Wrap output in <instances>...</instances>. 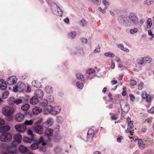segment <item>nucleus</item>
<instances>
[{
	"mask_svg": "<svg viewBox=\"0 0 154 154\" xmlns=\"http://www.w3.org/2000/svg\"><path fill=\"white\" fill-rule=\"evenodd\" d=\"M76 77L77 79L80 80L82 82L84 80V76L81 73H77L76 74Z\"/></svg>",
	"mask_w": 154,
	"mask_h": 154,
	"instance_id": "393cba45",
	"label": "nucleus"
},
{
	"mask_svg": "<svg viewBox=\"0 0 154 154\" xmlns=\"http://www.w3.org/2000/svg\"><path fill=\"white\" fill-rule=\"evenodd\" d=\"M93 2L95 4L99 5L101 3V0H92Z\"/></svg>",
	"mask_w": 154,
	"mask_h": 154,
	"instance_id": "13d9d810",
	"label": "nucleus"
},
{
	"mask_svg": "<svg viewBox=\"0 0 154 154\" xmlns=\"http://www.w3.org/2000/svg\"><path fill=\"white\" fill-rule=\"evenodd\" d=\"M3 114L6 116V119L8 121H11L13 119V114L14 112L13 107L5 106L2 109Z\"/></svg>",
	"mask_w": 154,
	"mask_h": 154,
	"instance_id": "f257e3e1",
	"label": "nucleus"
},
{
	"mask_svg": "<svg viewBox=\"0 0 154 154\" xmlns=\"http://www.w3.org/2000/svg\"><path fill=\"white\" fill-rule=\"evenodd\" d=\"M32 84L33 86L37 88H40L42 87L41 83L38 81H33L32 82Z\"/></svg>",
	"mask_w": 154,
	"mask_h": 154,
	"instance_id": "412c9836",
	"label": "nucleus"
},
{
	"mask_svg": "<svg viewBox=\"0 0 154 154\" xmlns=\"http://www.w3.org/2000/svg\"><path fill=\"white\" fill-rule=\"evenodd\" d=\"M33 123V120L31 119L29 120H26L24 122V125H30L32 124Z\"/></svg>",
	"mask_w": 154,
	"mask_h": 154,
	"instance_id": "4c0bfd02",
	"label": "nucleus"
},
{
	"mask_svg": "<svg viewBox=\"0 0 154 154\" xmlns=\"http://www.w3.org/2000/svg\"><path fill=\"white\" fill-rule=\"evenodd\" d=\"M145 99H146V102H150V100L151 99V95L149 94H148L146 96V97Z\"/></svg>",
	"mask_w": 154,
	"mask_h": 154,
	"instance_id": "5fc2aeb1",
	"label": "nucleus"
},
{
	"mask_svg": "<svg viewBox=\"0 0 154 154\" xmlns=\"http://www.w3.org/2000/svg\"><path fill=\"white\" fill-rule=\"evenodd\" d=\"M87 138L86 141L91 142L92 139L94 136V131L93 129H90L88 130L87 133Z\"/></svg>",
	"mask_w": 154,
	"mask_h": 154,
	"instance_id": "9d476101",
	"label": "nucleus"
},
{
	"mask_svg": "<svg viewBox=\"0 0 154 154\" xmlns=\"http://www.w3.org/2000/svg\"><path fill=\"white\" fill-rule=\"evenodd\" d=\"M49 127L52 125L54 123V120L52 118H49Z\"/></svg>",
	"mask_w": 154,
	"mask_h": 154,
	"instance_id": "a18cd8bd",
	"label": "nucleus"
},
{
	"mask_svg": "<svg viewBox=\"0 0 154 154\" xmlns=\"http://www.w3.org/2000/svg\"><path fill=\"white\" fill-rule=\"evenodd\" d=\"M130 83L131 85L134 86L136 85L137 82L135 80L132 79L130 80Z\"/></svg>",
	"mask_w": 154,
	"mask_h": 154,
	"instance_id": "e2e57ef3",
	"label": "nucleus"
},
{
	"mask_svg": "<svg viewBox=\"0 0 154 154\" xmlns=\"http://www.w3.org/2000/svg\"><path fill=\"white\" fill-rule=\"evenodd\" d=\"M15 128L17 131L22 133L25 132L27 128L26 126L23 124L16 125Z\"/></svg>",
	"mask_w": 154,
	"mask_h": 154,
	"instance_id": "9b49d317",
	"label": "nucleus"
},
{
	"mask_svg": "<svg viewBox=\"0 0 154 154\" xmlns=\"http://www.w3.org/2000/svg\"><path fill=\"white\" fill-rule=\"evenodd\" d=\"M49 136H52L53 135V132L54 130L51 128H49ZM51 140L50 139L49 137V147L52 146V144L50 143H49V141Z\"/></svg>",
	"mask_w": 154,
	"mask_h": 154,
	"instance_id": "c756f323",
	"label": "nucleus"
},
{
	"mask_svg": "<svg viewBox=\"0 0 154 154\" xmlns=\"http://www.w3.org/2000/svg\"><path fill=\"white\" fill-rule=\"evenodd\" d=\"M17 78L16 76H10L7 80V83L9 85H13L15 84L17 81Z\"/></svg>",
	"mask_w": 154,
	"mask_h": 154,
	"instance_id": "f8f14e48",
	"label": "nucleus"
},
{
	"mask_svg": "<svg viewBox=\"0 0 154 154\" xmlns=\"http://www.w3.org/2000/svg\"><path fill=\"white\" fill-rule=\"evenodd\" d=\"M12 139L11 134L8 133L2 134L0 137V140L3 142H8Z\"/></svg>",
	"mask_w": 154,
	"mask_h": 154,
	"instance_id": "423d86ee",
	"label": "nucleus"
},
{
	"mask_svg": "<svg viewBox=\"0 0 154 154\" xmlns=\"http://www.w3.org/2000/svg\"><path fill=\"white\" fill-rule=\"evenodd\" d=\"M144 61H145L146 63H149L151 62L152 60V59L149 56H147L146 57H143Z\"/></svg>",
	"mask_w": 154,
	"mask_h": 154,
	"instance_id": "2f4dec72",
	"label": "nucleus"
},
{
	"mask_svg": "<svg viewBox=\"0 0 154 154\" xmlns=\"http://www.w3.org/2000/svg\"><path fill=\"white\" fill-rule=\"evenodd\" d=\"M14 139L15 142L20 143H21L22 139V135L20 134H17L14 136Z\"/></svg>",
	"mask_w": 154,
	"mask_h": 154,
	"instance_id": "6ab92c4d",
	"label": "nucleus"
},
{
	"mask_svg": "<svg viewBox=\"0 0 154 154\" xmlns=\"http://www.w3.org/2000/svg\"><path fill=\"white\" fill-rule=\"evenodd\" d=\"M61 108L59 106L53 107L51 105L49 104V114L55 115L59 113L61 110Z\"/></svg>",
	"mask_w": 154,
	"mask_h": 154,
	"instance_id": "20e7f679",
	"label": "nucleus"
},
{
	"mask_svg": "<svg viewBox=\"0 0 154 154\" xmlns=\"http://www.w3.org/2000/svg\"><path fill=\"white\" fill-rule=\"evenodd\" d=\"M34 110H35L37 111V112L39 113H40L42 111V109L40 107L35 106L33 109Z\"/></svg>",
	"mask_w": 154,
	"mask_h": 154,
	"instance_id": "de8ad7c7",
	"label": "nucleus"
},
{
	"mask_svg": "<svg viewBox=\"0 0 154 154\" xmlns=\"http://www.w3.org/2000/svg\"><path fill=\"white\" fill-rule=\"evenodd\" d=\"M48 125V119L46 120V121L44 122L42 124V126L43 127L46 128V130H45V136H46L48 138V133H47V131H48V128L47 127V125Z\"/></svg>",
	"mask_w": 154,
	"mask_h": 154,
	"instance_id": "aec40b11",
	"label": "nucleus"
},
{
	"mask_svg": "<svg viewBox=\"0 0 154 154\" xmlns=\"http://www.w3.org/2000/svg\"><path fill=\"white\" fill-rule=\"evenodd\" d=\"M80 24L82 26H85L87 24L88 22L82 19L80 21Z\"/></svg>",
	"mask_w": 154,
	"mask_h": 154,
	"instance_id": "37998d69",
	"label": "nucleus"
},
{
	"mask_svg": "<svg viewBox=\"0 0 154 154\" xmlns=\"http://www.w3.org/2000/svg\"><path fill=\"white\" fill-rule=\"evenodd\" d=\"M63 137L59 134L56 135L53 138L54 140L56 142H59L62 139Z\"/></svg>",
	"mask_w": 154,
	"mask_h": 154,
	"instance_id": "bb28decb",
	"label": "nucleus"
},
{
	"mask_svg": "<svg viewBox=\"0 0 154 154\" xmlns=\"http://www.w3.org/2000/svg\"><path fill=\"white\" fill-rule=\"evenodd\" d=\"M21 103H22V100L21 98V97L19 98L16 99L15 104L18 105Z\"/></svg>",
	"mask_w": 154,
	"mask_h": 154,
	"instance_id": "c03bdc74",
	"label": "nucleus"
},
{
	"mask_svg": "<svg viewBox=\"0 0 154 154\" xmlns=\"http://www.w3.org/2000/svg\"><path fill=\"white\" fill-rule=\"evenodd\" d=\"M54 102V97L52 95H49V104H52Z\"/></svg>",
	"mask_w": 154,
	"mask_h": 154,
	"instance_id": "ea45409f",
	"label": "nucleus"
},
{
	"mask_svg": "<svg viewBox=\"0 0 154 154\" xmlns=\"http://www.w3.org/2000/svg\"><path fill=\"white\" fill-rule=\"evenodd\" d=\"M153 1L152 0H146L145 2H144V4H146L148 5H150L152 4Z\"/></svg>",
	"mask_w": 154,
	"mask_h": 154,
	"instance_id": "4d7b16f0",
	"label": "nucleus"
},
{
	"mask_svg": "<svg viewBox=\"0 0 154 154\" xmlns=\"http://www.w3.org/2000/svg\"><path fill=\"white\" fill-rule=\"evenodd\" d=\"M64 121L63 118L62 116H57L56 118L57 122L61 124Z\"/></svg>",
	"mask_w": 154,
	"mask_h": 154,
	"instance_id": "473e14b6",
	"label": "nucleus"
},
{
	"mask_svg": "<svg viewBox=\"0 0 154 154\" xmlns=\"http://www.w3.org/2000/svg\"><path fill=\"white\" fill-rule=\"evenodd\" d=\"M10 129V127L7 125H5L0 127V132L2 134L8 133Z\"/></svg>",
	"mask_w": 154,
	"mask_h": 154,
	"instance_id": "2eb2a0df",
	"label": "nucleus"
},
{
	"mask_svg": "<svg viewBox=\"0 0 154 154\" xmlns=\"http://www.w3.org/2000/svg\"><path fill=\"white\" fill-rule=\"evenodd\" d=\"M138 31V29L136 28H134L133 29H132L130 30V32L131 34H134L137 32Z\"/></svg>",
	"mask_w": 154,
	"mask_h": 154,
	"instance_id": "864d4df0",
	"label": "nucleus"
},
{
	"mask_svg": "<svg viewBox=\"0 0 154 154\" xmlns=\"http://www.w3.org/2000/svg\"><path fill=\"white\" fill-rule=\"evenodd\" d=\"M29 107V105L28 104L26 103L25 104L21 106V109L23 110L26 111L24 113L25 116L27 117H32V113L27 111Z\"/></svg>",
	"mask_w": 154,
	"mask_h": 154,
	"instance_id": "1a4fd4ad",
	"label": "nucleus"
},
{
	"mask_svg": "<svg viewBox=\"0 0 154 154\" xmlns=\"http://www.w3.org/2000/svg\"><path fill=\"white\" fill-rule=\"evenodd\" d=\"M127 123L128 124V125L127 127V129L129 130H131L134 127V125L132 122V121H129V120H128Z\"/></svg>",
	"mask_w": 154,
	"mask_h": 154,
	"instance_id": "72a5a7b5",
	"label": "nucleus"
},
{
	"mask_svg": "<svg viewBox=\"0 0 154 154\" xmlns=\"http://www.w3.org/2000/svg\"><path fill=\"white\" fill-rule=\"evenodd\" d=\"M44 96L43 92L40 89L36 90L35 92V96L38 98H42Z\"/></svg>",
	"mask_w": 154,
	"mask_h": 154,
	"instance_id": "dca6fc26",
	"label": "nucleus"
},
{
	"mask_svg": "<svg viewBox=\"0 0 154 154\" xmlns=\"http://www.w3.org/2000/svg\"><path fill=\"white\" fill-rule=\"evenodd\" d=\"M5 123V120L3 118H0V126L4 125Z\"/></svg>",
	"mask_w": 154,
	"mask_h": 154,
	"instance_id": "0e129e2a",
	"label": "nucleus"
},
{
	"mask_svg": "<svg viewBox=\"0 0 154 154\" xmlns=\"http://www.w3.org/2000/svg\"><path fill=\"white\" fill-rule=\"evenodd\" d=\"M95 72V71L94 69H89L86 72V73L89 75H90L91 74H94Z\"/></svg>",
	"mask_w": 154,
	"mask_h": 154,
	"instance_id": "3c124183",
	"label": "nucleus"
},
{
	"mask_svg": "<svg viewBox=\"0 0 154 154\" xmlns=\"http://www.w3.org/2000/svg\"><path fill=\"white\" fill-rule=\"evenodd\" d=\"M129 97L130 98L131 100L133 101L135 100V97L132 94H129Z\"/></svg>",
	"mask_w": 154,
	"mask_h": 154,
	"instance_id": "338daca9",
	"label": "nucleus"
},
{
	"mask_svg": "<svg viewBox=\"0 0 154 154\" xmlns=\"http://www.w3.org/2000/svg\"><path fill=\"white\" fill-rule=\"evenodd\" d=\"M25 115L21 113H18L16 114L15 116V119L18 122L22 121Z\"/></svg>",
	"mask_w": 154,
	"mask_h": 154,
	"instance_id": "f3484780",
	"label": "nucleus"
},
{
	"mask_svg": "<svg viewBox=\"0 0 154 154\" xmlns=\"http://www.w3.org/2000/svg\"><path fill=\"white\" fill-rule=\"evenodd\" d=\"M137 63L138 64L142 65L144 63V61L143 57L139 59L137 61Z\"/></svg>",
	"mask_w": 154,
	"mask_h": 154,
	"instance_id": "8fccbe9b",
	"label": "nucleus"
},
{
	"mask_svg": "<svg viewBox=\"0 0 154 154\" xmlns=\"http://www.w3.org/2000/svg\"><path fill=\"white\" fill-rule=\"evenodd\" d=\"M21 98L22 100V103H26L29 100V99L27 97H21Z\"/></svg>",
	"mask_w": 154,
	"mask_h": 154,
	"instance_id": "58836bf2",
	"label": "nucleus"
},
{
	"mask_svg": "<svg viewBox=\"0 0 154 154\" xmlns=\"http://www.w3.org/2000/svg\"><path fill=\"white\" fill-rule=\"evenodd\" d=\"M42 118H40L35 122L34 125H40L39 124L42 122Z\"/></svg>",
	"mask_w": 154,
	"mask_h": 154,
	"instance_id": "bf43d9fd",
	"label": "nucleus"
},
{
	"mask_svg": "<svg viewBox=\"0 0 154 154\" xmlns=\"http://www.w3.org/2000/svg\"><path fill=\"white\" fill-rule=\"evenodd\" d=\"M128 26H130L132 25H137L138 23V19L136 14L134 12L130 13L128 16Z\"/></svg>",
	"mask_w": 154,
	"mask_h": 154,
	"instance_id": "f03ea898",
	"label": "nucleus"
},
{
	"mask_svg": "<svg viewBox=\"0 0 154 154\" xmlns=\"http://www.w3.org/2000/svg\"><path fill=\"white\" fill-rule=\"evenodd\" d=\"M135 140H138V144L139 145L140 148L141 149H143L144 147V144H143V141L141 139H139L137 138H137L135 139Z\"/></svg>",
	"mask_w": 154,
	"mask_h": 154,
	"instance_id": "cd10ccee",
	"label": "nucleus"
},
{
	"mask_svg": "<svg viewBox=\"0 0 154 154\" xmlns=\"http://www.w3.org/2000/svg\"><path fill=\"white\" fill-rule=\"evenodd\" d=\"M34 139H32L31 137L29 138L26 137H24L23 139V142L27 143H31Z\"/></svg>",
	"mask_w": 154,
	"mask_h": 154,
	"instance_id": "c85d7f7f",
	"label": "nucleus"
},
{
	"mask_svg": "<svg viewBox=\"0 0 154 154\" xmlns=\"http://www.w3.org/2000/svg\"><path fill=\"white\" fill-rule=\"evenodd\" d=\"M35 130L38 134H41L43 133V128L41 125H34Z\"/></svg>",
	"mask_w": 154,
	"mask_h": 154,
	"instance_id": "4468645a",
	"label": "nucleus"
},
{
	"mask_svg": "<svg viewBox=\"0 0 154 154\" xmlns=\"http://www.w3.org/2000/svg\"><path fill=\"white\" fill-rule=\"evenodd\" d=\"M126 88L123 87V91L122 92V95L123 96H125L126 94Z\"/></svg>",
	"mask_w": 154,
	"mask_h": 154,
	"instance_id": "69168bd1",
	"label": "nucleus"
},
{
	"mask_svg": "<svg viewBox=\"0 0 154 154\" xmlns=\"http://www.w3.org/2000/svg\"><path fill=\"white\" fill-rule=\"evenodd\" d=\"M27 134L31 136V137L32 139H34V135L32 133V131L30 129H28L27 131Z\"/></svg>",
	"mask_w": 154,
	"mask_h": 154,
	"instance_id": "a19ab883",
	"label": "nucleus"
},
{
	"mask_svg": "<svg viewBox=\"0 0 154 154\" xmlns=\"http://www.w3.org/2000/svg\"><path fill=\"white\" fill-rule=\"evenodd\" d=\"M54 129L55 132L59 131L60 126L59 125H56L55 127H54Z\"/></svg>",
	"mask_w": 154,
	"mask_h": 154,
	"instance_id": "052dcab7",
	"label": "nucleus"
},
{
	"mask_svg": "<svg viewBox=\"0 0 154 154\" xmlns=\"http://www.w3.org/2000/svg\"><path fill=\"white\" fill-rule=\"evenodd\" d=\"M13 142H12V145L11 146L7 145L5 147L7 148V151L9 152L15 154L16 151L15 150L13 149V147H15L16 146V144H14L13 143Z\"/></svg>",
	"mask_w": 154,
	"mask_h": 154,
	"instance_id": "ddd939ff",
	"label": "nucleus"
},
{
	"mask_svg": "<svg viewBox=\"0 0 154 154\" xmlns=\"http://www.w3.org/2000/svg\"><path fill=\"white\" fill-rule=\"evenodd\" d=\"M15 99H16L14 97H10L8 100L9 104L12 105L15 104Z\"/></svg>",
	"mask_w": 154,
	"mask_h": 154,
	"instance_id": "f704fd0d",
	"label": "nucleus"
},
{
	"mask_svg": "<svg viewBox=\"0 0 154 154\" xmlns=\"http://www.w3.org/2000/svg\"><path fill=\"white\" fill-rule=\"evenodd\" d=\"M39 101V100L35 96H33L30 100V102L31 104L33 105H35Z\"/></svg>",
	"mask_w": 154,
	"mask_h": 154,
	"instance_id": "4be33fe9",
	"label": "nucleus"
},
{
	"mask_svg": "<svg viewBox=\"0 0 154 154\" xmlns=\"http://www.w3.org/2000/svg\"><path fill=\"white\" fill-rule=\"evenodd\" d=\"M104 55L107 57H113L115 56V54L111 52H108L104 53Z\"/></svg>",
	"mask_w": 154,
	"mask_h": 154,
	"instance_id": "e433bc0d",
	"label": "nucleus"
},
{
	"mask_svg": "<svg viewBox=\"0 0 154 154\" xmlns=\"http://www.w3.org/2000/svg\"><path fill=\"white\" fill-rule=\"evenodd\" d=\"M13 91L17 92V91H19L18 85H16L14 86L13 88Z\"/></svg>",
	"mask_w": 154,
	"mask_h": 154,
	"instance_id": "6e6d98bb",
	"label": "nucleus"
},
{
	"mask_svg": "<svg viewBox=\"0 0 154 154\" xmlns=\"http://www.w3.org/2000/svg\"><path fill=\"white\" fill-rule=\"evenodd\" d=\"M7 88V84L5 81L3 79L0 80V89L2 90H5Z\"/></svg>",
	"mask_w": 154,
	"mask_h": 154,
	"instance_id": "a211bd4d",
	"label": "nucleus"
},
{
	"mask_svg": "<svg viewBox=\"0 0 154 154\" xmlns=\"http://www.w3.org/2000/svg\"><path fill=\"white\" fill-rule=\"evenodd\" d=\"M41 143L43 146H45L47 144L45 141L44 139L42 137H41L37 143H34L31 145V148L33 149H35L38 147V144Z\"/></svg>",
	"mask_w": 154,
	"mask_h": 154,
	"instance_id": "39448f33",
	"label": "nucleus"
},
{
	"mask_svg": "<svg viewBox=\"0 0 154 154\" xmlns=\"http://www.w3.org/2000/svg\"><path fill=\"white\" fill-rule=\"evenodd\" d=\"M77 34L76 32L75 31H73L69 33L68 34V36L69 38L73 39L75 37Z\"/></svg>",
	"mask_w": 154,
	"mask_h": 154,
	"instance_id": "a878e982",
	"label": "nucleus"
},
{
	"mask_svg": "<svg viewBox=\"0 0 154 154\" xmlns=\"http://www.w3.org/2000/svg\"><path fill=\"white\" fill-rule=\"evenodd\" d=\"M52 11L53 13L57 16H62L63 12L62 10L56 4L52 3L50 5Z\"/></svg>",
	"mask_w": 154,
	"mask_h": 154,
	"instance_id": "7ed1b4c3",
	"label": "nucleus"
},
{
	"mask_svg": "<svg viewBox=\"0 0 154 154\" xmlns=\"http://www.w3.org/2000/svg\"><path fill=\"white\" fill-rule=\"evenodd\" d=\"M152 23L151 19L150 18H148L147 20V28L149 29H150L152 26Z\"/></svg>",
	"mask_w": 154,
	"mask_h": 154,
	"instance_id": "79ce46f5",
	"label": "nucleus"
},
{
	"mask_svg": "<svg viewBox=\"0 0 154 154\" xmlns=\"http://www.w3.org/2000/svg\"><path fill=\"white\" fill-rule=\"evenodd\" d=\"M76 51L75 53L76 54H81V52L83 53V50L81 48H77L76 49Z\"/></svg>",
	"mask_w": 154,
	"mask_h": 154,
	"instance_id": "603ef678",
	"label": "nucleus"
},
{
	"mask_svg": "<svg viewBox=\"0 0 154 154\" xmlns=\"http://www.w3.org/2000/svg\"><path fill=\"white\" fill-rule=\"evenodd\" d=\"M48 103V101L47 100H44V101L41 103V105L42 106H44L45 107H47V105Z\"/></svg>",
	"mask_w": 154,
	"mask_h": 154,
	"instance_id": "49530a36",
	"label": "nucleus"
},
{
	"mask_svg": "<svg viewBox=\"0 0 154 154\" xmlns=\"http://www.w3.org/2000/svg\"><path fill=\"white\" fill-rule=\"evenodd\" d=\"M53 88L51 86H49V94H51L53 92Z\"/></svg>",
	"mask_w": 154,
	"mask_h": 154,
	"instance_id": "774afa93",
	"label": "nucleus"
},
{
	"mask_svg": "<svg viewBox=\"0 0 154 154\" xmlns=\"http://www.w3.org/2000/svg\"><path fill=\"white\" fill-rule=\"evenodd\" d=\"M118 20L121 24L128 26V17L127 16L124 15H121L118 17Z\"/></svg>",
	"mask_w": 154,
	"mask_h": 154,
	"instance_id": "0eeeda50",
	"label": "nucleus"
},
{
	"mask_svg": "<svg viewBox=\"0 0 154 154\" xmlns=\"http://www.w3.org/2000/svg\"><path fill=\"white\" fill-rule=\"evenodd\" d=\"M54 150L55 153L57 154L61 152L62 148L60 146H57L55 147Z\"/></svg>",
	"mask_w": 154,
	"mask_h": 154,
	"instance_id": "7c9ffc66",
	"label": "nucleus"
},
{
	"mask_svg": "<svg viewBox=\"0 0 154 154\" xmlns=\"http://www.w3.org/2000/svg\"><path fill=\"white\" fill-rule=\"evenodd\" d=\"M19 151L22 153H26L28 151L27 147L23 145H21L19 147Z\"/></svg>",
	"mask_w": 154,
	"mask_h": 154,
	"instance_id": "5701e85b",
	"label": "nucleus"
},
{
	"mask_svg": "<svg viewBox=\"0 0 154 154\" xmlns=\"http://www.w3.org/2000/svg\"><path fill=\"white\" fill-rule=\"evenodd\" d=\"M9 94V92L8 91H6L5 92L3 93L2 95V98L4 99H6L7 97Z\"/></svg>",
	"mask_w": 154,
	"mask_h": 154,
	"instance_id": "09e8293b",
	"label": "nucleus"
},
{
	"mask_svg": "<svg viewBox=\"0 0 154 154\" xmlns=\"http://www.w3.org/2000/svg\"><path fill=\"white\" fill-rule=\"evenodd\" d=\"M76 85L77 88L80 89H82L84 86V85L82 82H77L76 83Z\"/></svg>",
	"mask_w": 154,
	"mask_h": 154,
	"instance_id": "c9c22d12",
	"label": "nucleus"
},
{
	"mask_svg": "<svg viewBox=\"0 0 154 154\" xmlns=\"http://www.w3.org/2000/svg\"><path fill=\"white\" fill-rule=\"evenodd\" d=\"M120 105L122 111L125 113H127L129 111L130 108L126 102L123 100L120 102Z\"/></svg>",
	"mask_w": 154,
	"mask_h": 154,
	"instance_id": "6e6552de",
	"label": "nucleus"
},
{
	"mask_svg": "<svg viewBox=\"0 0 154 154\" xmlns=\"http://www.w3.org/2000/svg\"><path fill=\"white\" fill-rule=\"evenodd\" d=\"M19 91L20 92H22L25 91L26 89V86L25 84L23 83H21L19 85Z\"/></svg>",
	"mask_w": 154,
	"mask_h": 154,
	"instance_id": "b1692460",
	"label": "nucleus"
},
{
	"mask_svg": "<svg viewBox=\"0 0 154 154\" xmlns=\"http://www.w3.org/2000/svg\"><path fill=\"white\" fill-rule=\"evenodd\" d=\"M144 85V84L143 82H140L139 86L138 87V89L139 90H141L143 88V86Z\"/></svg>",
	"mask_w": 154,
	"mask_h": 154,
	"instance_id": "680f3d73",
	"label": "nucleus"
}]
</instances>
